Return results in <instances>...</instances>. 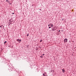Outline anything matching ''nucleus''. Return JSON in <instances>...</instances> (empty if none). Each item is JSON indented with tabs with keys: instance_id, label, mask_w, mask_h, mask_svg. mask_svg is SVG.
Instances as JSON below:
<instances>
[{
	"instance_id": "39448f33",
	"label": "nucleus",
	"mask_w": 76,
	"mask_h": 76,
	"mask_svg": "<svg viewBox=\"0 0 76 76\" xmlns=\"http://www.w3.org/2000/svg\"><path fill=\"white\" fill-rule=\"evenodd\" d=\"M56 35H60V33H59L58 32H57L56 33Z\"/></svg>"
},
{
	"instance_id": "9b49d317",
	"label": "nucleus",
	"mask_w": 76,
	"mask_h": 76,
	"mask_svg": "<svg viewBox=\"0 0 76 76\" xmlns=\"http://www.w3.org/2000/svg\"><path fill=\"white\" fill-rule=\"evenodd\" d=\"M6 42H7V41H5L4 42V44H6Z\"/></svg>"
},
{
	"instance_id": "f3484780",
	"label": "nucleus",
	"mask_w": 76,
	"mask_h": 76,
	"mask_svg": "<svg viewBox=\"0 0 76 76\" xmlns=\"http://www.w3.org/2000/svg\"><path fill=\"white\" fill-rule=\"evenodd\" d=\"M58 32H60V30H59Z\"/></svg>"
},
{
	"instance_id": "4be33fe9",
	"label": "nucleus",
	"mask_w": 76,
	"mask_h": 76,
	"mask_svg": "<svg viewBox=\"0 0 76 76\" xmlns=\"http://www.w3.org/2000/svg\"><path fill=\"white\" fill-rule=\"evenodd\" d=\"M12 14H13V15L14 14V13H12Z\"/></svg>"
},
{
	"instance_id": "dca6fc26",
	"label": "nucleus",
	"mask_w": 76,
	"mask_h": 76,
	"mask_svg": "<svg viewBox=\"0 0 76 76\" xmlns=\"http://www.w3.org/2000/svg\"><path fill=\"white\" fill-rule=\"evenodd\" d=\"M49 28H51V27H49Z\"/></svg>"
},
{
	"instance_id": "4468645a",
	"label": "nucleus",
	"mask_w": 76,
	"mask_h": 76,
	"mask_svg": "<svg viewBox=\"0 0 76 76\" xmlns=\"http://www.w3.org/2000/svg\"><path fill=\"white\" fill-rule=\"evenodd\" d=\"M42 41V40L41 39L40 40V42H41Z\"/></svg>"
},
{
	"instance_id": "7ed1b4c3",
	"label": "nucleus",
	"mask_w": 76,
	"mask_h": 76,
	"mask_svg": "<svg viewBox=\"0 0 76 76\" xmlns=\"http://www.w3.org/2000/svg\"><path fill=\"white\" fill-rule=\"evenodd\" d=\"M64 42H67V39H65L64 40Z\"/></svg>"
},
{
	"instance_id": "aec40b11",
	"label": "nucleus",
	"mask_w": 76,
	"mask_h": 76,
	"mask_svg": "<svg viewBox=\"0 0 76 76\" xmlns=\"http://www.w3.org/2000/svg\"><path fill=\"white\" fill-rule=\"evenodd\" d=\"M10 25V24L8 26H9V25Z\"/></svg>"
},
{
	"instance_id": "423d86ee",
	"label": "nucleus",
	"mask_w": 76,
	"mask_h": 76,
	"mask_svg": "<svg viewBox=\"0 0 76 76\" xmlns=\"http://www.w3.org/2000/svg\"><path fill=\"white\" fill-rule=\"evenodd\" d=\"M51 24H49L48 25V26H50L51 27Z\"/></svg>"
},
{
	"instance_id": "ddd939ff",
	"label": "nucleus",
	"mask_w": 76,
	"mask_h": 76,
	"mask_svg": "<svg viewBox=\"0 0 76 76\" xmlns=\"http://www.w3.org/2000/svg\"><path fill=\"white\" fill-rule=\"evenodd\" d=\"M29 36V34H27V37H28Z\"/></svg>"
},
{
	"instance_id": "6ab92c4d",
	"label": "nucleus",
	"mask_w": 76,
	"mask_h": 76,
	"mask_svg": "<svg viewBox=\"0 0 76 76\" xmlns=\"http://www.w3.org/2000/svg\"><path fill=\"white\" fill-rule=\"evenodd\" d=\"M8 47H10V45H9V46H8Z\"/></svg>"
},
{
	"instance_id": "20e7f679",
	"label": "nucleus",
	"mask_w": 76,
	"mask_h": 76,
	"mask_svg": "<svg viewBox=\"0 0 76 76\" xmlns=\"http://www.w3.org/2000/svg\"><path fill=\"white\" fill-rule=\"evenodd\" d=\"M17 41H18V42H19L20 43V42H19V41H21V39L20 40L19 39H17Z\"/></svg>"
},
{
	"instance_id": "b1692460",
	"label": "nucleus",
	"mask_w": 76,
	"mask_h": 76,
	"mask_svg": "<svg viewBox=\"0 0 76 76\" xmlns=\"http://www.w3.org/2000/svg\"><path fill=\"white\" fill-rule=\"evenodd\" d=\"M62 31H63L62 30Z\"/></svg>"
},
{
	"instance_id": "f8f14e48",
	"label": "nucleus",
	"mask_w": 76,
	"mask_h": 76,
	"mask_svg": "<svg viewBox=\"0 0 76 76\" xmlns=\"http://www.w3.org/2000/svg\"><path fill=\"white\" fill-rule=\"evenodd\" d=\"M53 24H51V26L52 28L53 27Z\"/></svg>"
},
{
	"instance_id": "0eeeda50",
	"label": "nucleus",
	"mask_w": 76,
	"mask_h": 76,
	"mask_svg": "<svg viewBox=\"0 0 76 76\" xmlns=\"http://www.w3.org/2000/svg\"><path fill=\"white\" fill-rule=\"evenodd\" d=\"M62 72H63L64 73V72H65V70H64L63 69H62Z\"/></svg>"
},
{
	"instance_id": "412c9836",
	"label": "nucleus",
	"mask_w": 76,
	"mask_h": 76,
	"mask_svg": "<svg viewBox=\"0 0 76 76\" xmlns=\"http://www.w3.org/2000/svg\"><path fill=\"white\" fill-rule=\"evenodd\" d=\"M2 26H3V28H4V26H3V25Z\"/></svg>"
},
{
	"instance_id": "5701e85b",
	"label": "nucleus",
	"mask_w": 76,
	"mask_h": 76,
	"mask_svg": "<svg viewBox=\"0 0 76 76\" xmlns=\"http://www.w3.org/2000/svg\"><path fill=\"white\" fill-rule=\"evenodd\" d=\"M40 10H41L40 9Z\"/></svg>"
},
{
	"instance_id": "9d476101",
	"label": "nucleus",
	"mask_w": 76,
	"mask_h": 76,
	"mask_svg": "<svg viewBox=\"0 0 76 76\" xmlns=\"http://www.w3.org/2000/svg\"><path fill=\"white\" fill-rule=\"evenodd\" d=\"M43 76H45V74L44 73L43 74Z\"/></svg>"
},
{
	"instance_id": "1a4fd4ad",
	"label": "nucleus",
	"mask_w": 76,
	"mask_h": 76,
	"mask_svg": "<svg viewBox=\"0 0 76 76\" xmlns=\"http://www.w3.org/2000/svg\"><path fill=\"white\" fill-rule=\"evenodd\" d=\"M2 26H3V25H2L1 26H0V28H2Z\"/></svg>"
},
{
	"instance_id": "6e6552de",
	"label": "nucleus",
	"mask_w": 76,
	"mask_h": 76,
	"mask_svg": "<svg viewBox=\"0 0 76 76\" xmlns=\"http://www.w3.org/2000/svg\"><path fill=\"white\" fill-rule=\"evenodd\" d=\"M9 1V0H7L6 1H7V2L8 3H9V1Z\"/></svg>"
},
{
	"instance_id": "f257e3e1",
	"label": "nucleus",
	"mask_w": 76,
	"mask_h": 76,
	"mask_svg": "<svg viewBox=\"0 0 76 76\" xmlns=\"http://www.w3.org/2000/svg\"><path fill=\"white\" fill-rule=\"evenodd\" d=\"M15 67L11 64L9 66V68L8 70L10 72H12L13 73H16V69L14 68Z\"/></svg>"
},
{
	"instance_id": "a211bd4d",
	"label": "nucleus",
	"mask_w": 76,
	"mask_h": 76,
	"mask_svg": "<svg viewBox=\"0 0 76 76\" xmlns=\"http://www.w3.org/2000/svg\"><path fill=\"white\" fill-rule=\"evenodd\" d=\"M43 57V56H40V57Z\"/></svg>"
},
{
	"instance_id": "2eb2a0df",
	"label": "nucleus",
	"mask_w": 76,
	"mask_h": 76,
	"mask_svg": "<svg viewBox=\"0 0 76 76\" xmlns=\"http://www.w3.org/2000/svg\"><path fill=\"white\" fill-rule=\"evenodd\" d=\"M42 56H44L45 54H43L42 55Z\"/></svg>"
},
{
	"instance_id": "f03ea898",
	"label": "nucleus",
	"mask_w": 76,
	"mask_h": 76,
	"mask_svg": "<svg viewBox=\"0 0 76 76\" xmlns=\"http://www.w3.org/2000/svg\"><path fill=\"white\" fill-rule=\"evenodd\" d=\"M57 27L56 26H54L52 28V31H56V29H57Z\"/></svg>"
}]
</instances>
